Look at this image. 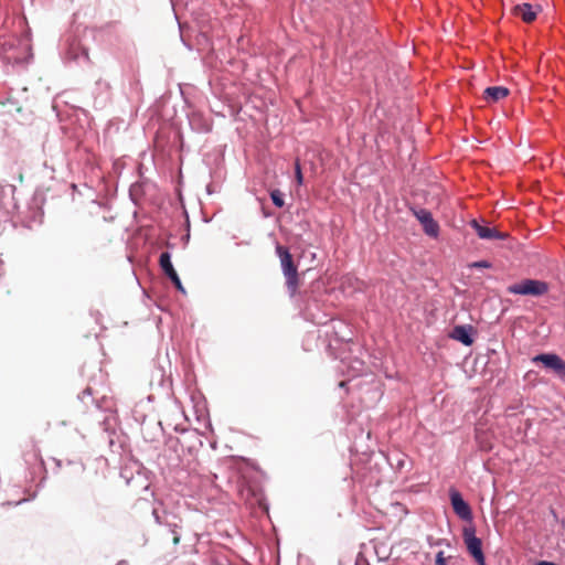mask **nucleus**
Segmentation results:
<instances>
[{"label": "nucleus", "instance_id": "4", "mask_svg": "<svg viewBox=\"0 0 565 565\" xmlns=\"http://www.w3.org/2000/svg\"><path fill=\"white\" fill-rule=\"evenodd\" d=\"M414 216L419 221L426 235L437 237L439 234V225L434 220L431 213L426 209L412 207Z\"/></svg>", "mask_w": 565, "mask_h": 565}, {"label": "nucleus", "instance_id": "10", "mask_svg": "<svg viewBox=\"0 0 565 565\" xmlns=\"http://www.w3.org/2000/svg\"><path fill=\"white\" fill-rule=\"evenodd\" d=\"M451 338L461 342L465 345H471L473 340L465 326H457L451 332Z\"/></svg>", "mask_w": 565, "mask_h": 565}, {"label": "nucleus", "instance_id": "15", "mask_svg": "<svg viewBox=\"0 0 565 565\" xmlns=\"http://www.w3.org/2000/svg\"><path fill=\"white\" fill-rule=\"evenodd\" d=\"M168 277L171 279V281L173 282V285L175 286V288H177L178 290H180V291L184 292V288H183V286H182V282H181V280H180V278H179V276H178L177 271H175V273H173L171 276H168Z\"/></svg>", "mask_w": 565, "mask_h": 565}, {"label": "nucleus", "instance_id": "18", "mask_svg": "<svg viewBox=\"0 0 565 565\" xmlns=\"http://www.w3.org/2000/svg\"><path fill=\"white\" fill-rule=\"evenodd\" d=\"M152 515H153L154 521H156L157 524H160V525L163 524V521L161 520V516H160L158 510L154 509L152 511Z\"/></svg>", "mask_w": 565, "mask_h": 565}, {"label": "nucleus", "instance_id": "12", "mask_svg": "<svg viewBox=\"0 0 565 565\" xmlns=\"http://www.w3.org/2000/svg\"><path fill=\"white\" fill-rule=\"evenodd\" d=\"M270 198L273 200V203L277 206V207H282L285 205V201H284V198H282V193L279 191V190H273L270 192Z\"/></svg>", "mask_w": 565, "mask_h": 565}, {"label": "nucleus", "instance_id": "13", "mask_svg": "<svg viewBox=\"0 0 565 565\" xmlns=\"http://www.w3.org/2000/svg\"><path fill=\"white\" fill-rule=\"evenodd\" d=\"M295 174H296L297 183L299 185H301L302 182H303V175H302V172H301V167H300L299 160H296V162H295Z\"/></svg>", "mask_w": 565, "mask_h": 565}, {"label": "nucleus", "instance_id": "11", "mask_svg": "<svg viewBox=\"0 0 565 565\" xmlns=\"http://www.w3.org/2000/svg\"><path fill=\"white\" fill-rule=\"evenodd\" d=\"M159 265L167 277L175 273V269L171 263V255L168 252L161 253L159 257Z\"/></svg>", "mask_w": 565, "mask_h": 565}, {"label": "nucleus", "instance_id": "2", "mask_svg": "<svg viewBox=\"0 0 565 565\" xmlns=\"http://www.w3.org/2000/svg\"><path fill=\"white\" fill-rule=\"evenodd\" d=\"M508 292L522 296H542L548 291V285L545 281L536 279H524L520 282L510 285Z\"/></svg>", "mask_w": 565, "mask_h": 565}, {"label": "nucleus", "instance_id": "6", "mask_svg": "<svg viewBox=\"0 0 565 565\" xmlns=\"http://www.w3.org/2000/svg\"><path fill=\"white\" fill-rule=\"evenodd\" d=\"M450 501L455 513L462 520L469 521L472 518L471 509L469 504L462 499L461 494L451 490Z\"/></svg>", "mask_w": 565, "mask_h": 565}, {"label": "nucleus", "instance_id": "1", "mask_svg": "<svg viewBox=\"0 0 565 565\" xmlns=\"http://www.w3.org/2000/svg\"><path fill=\"white\" fill-rule=\"evenodd\" d=\"M276 254L280 259V266L286 278V287L288 292L291 297H294L300 286V278L297 266L294 263L292 255L287 247L279 244L276 246Z\"/></svg>", "mask_w": 565, "mask_h": 565}, {"label": "nucleus", "instance_id": "5", "mask_svg": "<svg viewBox=\"0 0 565 565\" xmlns=\"http://www.w3.org/2000/svg\"><path fill=\"white\" fill-rule=\"evenodd\" d=\"M533 362H541L559 377H565V362L556 354H539L533 358Z\"/></svg>", "mask_w": 565, "mask_h": 565}, {"label": "nucleus", "instance_id": "17", "mask_svg": "<svg viewBox=\"0 0 565 565\" xmlns=\"http://www.w3.org/2000/svg\"><path fill=\"white\" fill-rule=\"evenodd\" d=\"M435 565H446V558L444 557V552L437 553Z\"/></svg>", "mask_w": 565, "mask_h": 565}, {"label": "nucleus", "instance_id": "16", "mask_svg": "<svg viewBox=\"0 0 565 565\" xmlns=\"http://www.w3.org/2000/svg\"><path fill=\"white\" fill-rule=\"evenodd\" d=\"M469 267H471V268H491L492 265L488 260H479V262L471 263L469 265Z\"/></svg>", "mask_w": 565, "mask_h": 565}, {"label": "nucleus", "instance_id": "14", "mask_svg": "<svg viewBox=\"0 0 565 565\" xmlns=\"http://www.w3.org/2000/svg\"><path fill=\"white\" fill-rule=\"evenodd\" d=\"M168 277L171 279V281L173 282V285L175 286V288H177L178 290H180V291L184 292V288H183V286H182V282H181V280H180V278H179V276H178L177 271H175V273H173L171 276H168Z\"/></svg>", "mask_w": 565, "mask_h": 565}, {"label": "nucleus", "instance_id": "8", "mask_svg": "<svg viewBox=\"0 0 565 565\" xmlns=\"http://www.w3.org/2000/svg\"><path fill=\"white\" fill-rule=\"evenodd\" d=\"M514 14L521 17V19L531 23L536 19L537 10L530 3L518 4L513 8Z\"/></svg>", "mask_w": 565, "mask_h": 565}, {"label": "nucleus", "instance_id": "3", "mask_svg": "<svg viewBox=\"0 0 565 565\" xmlns=\"http://www.w3.org/2000/svg\"><path fill=\"white\" fill-rule=\"evenodd\" d=\"M462 537L469 554L475 558L476 563L478 565H486V558L482 552V542L476 536L475 527H463Z\"/></svg>", "mask_w": 565, "mask_h": 565}, {"label": "nucleus", "instance_id": "7", "mask_svg": "<svg viewBox=\"0 0 565 565\" xmlns=\"http://www.w3.org/2000/svg\"><path fill=\"white\" fill-rule=\"evenodd\" d=\"M470 226L481 239H504L508 237L507 233H501L495 227L481 225L477 220H472Z\"/></svg>", "mask_w": 565, "mask_h": 565}, {"label": "nucleus", "instance_id": "19", "mask_svg": "<svg viewBox=\"0 0 565 565\" xmlns=\"http://www.w3.org/2000/svg\"><path fill=\"white\" fill-rule=\"evenodd\" d=\"M175 527H177V524H173V529L171 530L172 533L174 534L173 540H172L174 545L179 544V542H180V536L177 534Z\"/></svg>", "mask_w": 565, "mask_h": 565}, {"label": "nucleus", "instance_id": "9", "mask_svg": "<svg viewBox=\"0 0 565 565\" xmlns=\"http://www.w3.org/2000/svg\"><path fill=\"white\" fill-rule=\"evenodd\" d=\"M509 89L503 86H491L484 89L483 98L488 103H497L509 95Z\"/></svg>", "mask_w": 565, "mask_h": 565}, {"label": "nucleus", "instance_id": "20", "mask_svg": "<svg viewBox=\"0 0 565 565\" xmlns=\"http://www.w3.org/2000/svg\"><path fill=\"white\" fill-rule=\"evenodd\" d=\"M536 565H557L556 563L548 562V561H540L536 563Z\"/></svg>", "mask_w": 565, "mask_h": 565}]
</instances>
